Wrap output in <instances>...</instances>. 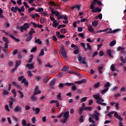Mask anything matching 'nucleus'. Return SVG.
<instances>
[{"label":"nucleus","mask_w":126,"mask_h":126,"mask_svg":"<svg viewBox=\"0 0 126 126\" xmlns=\"http://www.w3.org/2000/svg\"><path fill=\"white\" fill-rule=\"evenodd\" d=\"M88 98V97H84L81 98L80 102H85V101H86V100H87Z\"/></svg>","instance_id":"42"},{"label":"nucleus","mask_w":126,"mask_h":126,"mask_svg":"<svg viewBox=\"0 0 126 126\" xmlns=\"http://www.w3.org/2000/svg\"><path fill=\"white\" fill-rule=\"evenodd\" d=\"M2 94H3V95H8V94H9V92H8L7 90H3Z\"/></svg>","instance_id":"41"},{"label":"nucleus","mask_w":126,"mask_h":126,"mask_svg":"<svg viewBox=\"0 0 126 126\" xmlns=\"http://www.w3.org/2000/svg\"><path fill=\"white\" fill-rule=\"evenodd\" d=\"M32 124H35V123H36V118H35V117H33L32 119Z\"/></svg>","instance_id":"63"},{"label":"nucleus","mask_w":126,"mask_h":126,"mask_svg":"<svg viewBox=\"0 0 126 126\" xmlns=\"http://www.w3.org/2000/svg\"><path fill=\"white\" fill-rule=\"evenodd\" d=\"M39 113H40V108H36L35 109V115L39 114Z\"/></svg>","instance_id":"50"},{"label":"nucleus","mask_w":126,"mask_h":126,"mask_svg":"<svg viewBox=\"0 0 126 126\" xmlns=\"http://www.w3.org/2000/svg\"><path fill=\"white\" fill-rule=\"evenodd\" d=\"M48 81V77H44V78L43 79V83H45V84L47 83Z\"/></svg>","instance_id":"40"},{"label":"nucleus","mask_w":126,"mask_h":126,"mask_svg":"<svg viewBox=\"0 0 126 126\" xmlns=\"http://www.w3.org/2000/svg\"><path fill=\"white\" fill-rule=\"evenodd\" d=\"M22 125L23 126H27V124H26V121L25 120H23L22 122Z\"/></svg>","instance_id":"48"},{"label":"nucleus","mask_w":126,"mask_h":126,"mask_svg":"<svg viewBox=\"0 0 126 126\" xmlns=\"http://www.w3.org/2000/svg\"><path fill=\"white\" fill-rule=\"evenodd\" d=\"M22 79L23 80L24 79V76H21L19 77L18 79V80L19 81H21Z\"/></svg>","instance_id":"60"},{"label":"nucleus","mask_w":126,"mask_h":126,"mask_svg":"<svg viewBox=\"0 0 126 126\" xmlns=\"http://www.w3.org/2000/svg\"><path fill=\"white\" fill-rule=\"evenodd\" d=\"M43 10H44L43 8H39L36 10V11H37V12H42V11H43Z\"/></svg>","instance_id":"52"},{"label":"nucleus","mask_w":126,"mask_h":126,"mask_svg":"<svg viewBox=\"0 0 126 126\" xmlns=\"http://www.w3.org/2000/svg\"><path fill=\"white\" fill-rule=\"evenodd\" d=\"M55 83H56V80H52L51 82L50 83L49 85L50 86H54L55 85Z\"/></svg>","instance_id":"38"},{"label":"nucleus","mask_w":126,"mask_h":126,"mask_svg":"<svg viewBox=\"0 0 126 126\" xmlns=\"http://www.w3.org/2000/svg\"><path fill=\"white\" fill-rule=\"evenodd\" d=\"M115 45H116V41L115 40H113L109 43L110 47H113V46H115Z\"/></svg>","instance_id":"34"},{"label":"nucleus","mask_w":126,"mask_h":126,"mask_svg":"<svg viewBox=\"0 0 126 126\" xmlns=\"http://www.w3.org/2000/svg\"><path fill=\"white\" fill-rule=\"evenodd\" d=\"M110 69L112 71H115L116 68L115 67V64H112L110 66Z\"/></svg>","instance_id":"33"},{"label":"nucleus","mask_w":126,"mask_h":126,"mask_svg":"<svg viewBox=\"0 0 126 126\" xmlns=\"http://www.w3.org/2000/svg\"><path fill=\"white\" fill-rule=\"evenodd\" d=\"M99 117H100V113H97L96 114H92V118L94 119L95 121H99Z\"/></svg>","instance_id":"9"},{"label":"nucleus","mask_w":126,"mask_h":126,"mask_svg":"<svg viewBox=\"0 0 126 126\" xmlns=\"http://www.w3.org/2000/svg\"><path fill=\"white\" fill-rule=\"evenodd\" d=\"M80 44L82 48H84V51H90V50H91V46H90V44L89 43H87V48L85 47V44L84 43L81 42Z\"/></svg>","instance_id":"7"},{"label":"nucleus","mask_w":126,"mask_h":126,"mask_svg":"<svg viewBox=\"0 0 126 126\" xmlns=\"http://www.w3.org/2000/svg\"><path fill=\"white\" fill-rule=\"evenodd\" d=\"M53 27H57L59 24H60V22L57 23V21H53Z\"/></svg>","instance_id":"29"},{"label":"nucleus","mask_w":126,"mask_h":126,"mask_svg":"<svg viewBox=\"0 0 126 126\" xmlns=\"http://www.w3.org/2000/svg\"><path fill=\"white\" fill-rule=\"evenodd\" d=\"M98 87H100V82H97L96 84H94V88H98Z\"/></svg>","instance_id":"36"},{"label":"nucleus","mask_w":126,"mask_h":126,"mask_svg":"<svg viewBox=\"0 0 126 126\" xmlns=\"http://www.w3.org/2000/svg\"><path fill=\"white\" fill-rule=\"evenodd\" d=\"M107 53L109 57V58H114V56L112 55V50L111 49H108L107 50Z\"/></svg>","instance_id":"18"},{"label":"nucleus","mask_w":126,"mask_h":126,"mask_svg":"<svg viewBox=\"0 0 126 126\" xmlns=\"http://www.w3.org/2000/svg\"><path fill=\"white\" fill-rule=\"evenodd\" d=\"M120 60L123 63H126V57L125 58H124V57L121 56L120 57Z\"/></svg>","instance_id":"17"},{"label":"nucleus","mask_w":126,"mask_h":126,"mask_svg":"<svg viewBox=\"0 0 126 126\" xmlns=\"http://www.w3.org/2000/svg\"><path fill=\"white\" fill-rule=\"evenodd\" d=\"M32 38H33V35H31L29 36L26 39V42H29V41H31V40H32Z\"/></svg>","instance_id":"28"},{"label":"nucleus","mask_w":126,"mask_h":126,"mask_svg":"<svg viewBox=\"0 0 126 126\" xmlns=\"http://www.w3.org/2000/svg\"><path fill=\"white\" fill-rule=\"evenodd\" d=\"M30 57L31 58H30L29 60L27 62V63H32V61H33L34 56H33V55H31Z\"/></svg>","instance_id":"35"},{"label":"nucleus","mask_w":126,"mask_h":126,"mask_svg":"<svg viewBox=\"0 0 126 126\" xmlns=\"http://www.w3.org/2000/svg\"><path fill=\"white\" fill-rule=\"evenodd\" d=\"M115 109L116 110H118L120 109V108L119 107V103H116L115 105Z\"/></svg>","instance_id":"49"},{"label":"nucleus","mask_w":126,"mask_h":126,"mask_svg":"<svg viewBox=\"0 0 126 126\" xmlns=\"http://www.w3.org/2000/svg\"><path fill=\"white\" fill-rule=\"evenodd\" d=\"M98 21H94L92 22V24L94 26V27H96V26H98Z\"/></svg>","instance_id":"24"},{"label":"nucleus","mask_w":126,"mask_h":126,"mask_svg":"<svg viewBox=\"0 0 126 126\" xmlns=\"http://www.w3.org/2000/svg\"><path fill=\"white\" fill-rule=\"evenodd\" d=\"M84 110H85V111H91V110H92V107H85L84 108Z\"/></svg>","instance_id":"39"},{"label":"nucleus","mask_w":126,"mask_h":126,"mask_svg":"<svg viewBox=\"0 0 126 126\" xmlns=\"http://www.w3.org/2000/svg\"><path fill=\"white\" fill-rule=\"evenodd\" d=\"M11 10L13 12H17V10H18L19 12H21V9L18 8V7H12L11 8Z\"/></svg>","instance_id":"10"},{"label":"nucleus","mask_w":126,"mask_h":126,"mask_svg":"<svg viewBox=\"0 0 126 126\" xmlns=\"http://www.w3.org/2000/svg\"><path fill=\"white\" fill-rule=\"evenodd\" d=\"M68 117H69V112L67 111L63 114V118H64L63 119V120L61 119L60 120L61 123L63 124V125L66 123V121L68 120Z\"/></svg>","instance_id":"4"},{"label":"nucleus","mask_w":126,"mask_h":126,"mask_svg":"<svg viewBox=\"0 0 126 126\" xmlns=\"http://www.w3.org/2000/svg\"><path fill=\"white\" fill-rule=\"evenodd\" d=\"M12 84H13V85H14V86H15V87H18L19 85L17 84V83L13 81L12 82Z\"/></svg>","instance_id":"57"},{"label":"nucleus","mask_w":126,"mask_h":126,"mask_svg":"<svg viewBox=\"0 0 126 126\" xmlns=\"http://www.w3.org/2000/svg\"><path fill=\"white\" fill-rule=\"evenodd\" d=\"M38 89H39V87L35 86L34 88V92L33 93L34 95H37V94H40L41 93V91Z\"/></svg>","instance_id":"11"},{"label":"nucleus","mask_w":126,"mask_h":126,"mask_svg":"<svg viewBox=\"0 0 126 126\" xmlns=\"http://www.w3.org/2000/svg\"><path fill=\"white\" fill-rule=\"evenodd\" d=\"M44 50L43 49H41V52L39 55V57H41V56H44Z\"/></svg>","instance_id":"54"},{"label":"nucleus","mask_w":126,"mask_h":126,"mask_svg":"<svg viewBox=\"0 0 126 126\" xmlns=\"http://www.w3.org/2000/svg\"><path fill=\"white\" fill-rule=\"evenodd\" d=\"M34 43L35 44H38V45H42V41L40 39H37V37L35 38Z\"/></svg>","instance_id":"14"},{"label":"nucleus","mask_w":126,"mask_h":126,"mask_svg":"<svg viewBox=\"0 0 126 126\" xmlns=\"http://www.w3.org/2000/svg\"><path fill=\"white\" fill-rule=\"evenodd\" d=\"M74 8H76L77 10H79V9H80V6L78 5H76L72 7V9H74Z\"/></svg>","instance_id":"37"},{"label":"nucleus","mask_w":126,"mask_h":126,"mask_svg":"<svg viewBox=\"0 0 126 126\" xmlns=\"http://www.w3.org/2000/svg\"><path fill=\"white\" fill-rule=\"evenodd\" d=\"M115 113V111H111L110 112H109L107 116L111 118L112 117V115H113V114H114Z\"/></svg>","instance_id":"44"},{"label":"nucleus","mask_w":126,"mask_h":126,"mask_svg":"<svg viewBox=\"0 0 126 126\" xmlns=\"http://www.w3.org/2000/svg\"><path fill=\"white\" fill-rule=\"evenodd\" d=\"M80 81H81V84H82L83 83H86V82H87V80H86V79H83L81 80Z\"/></svg>","instance_id":"46"},{"label":"nucleus","mask_w":126,"mask_h":126,"mask_svg":"<svg viewBox=\"0 0 126 126\" xmlns=\"http://www.w3.org/2000/svg\"><path fill=\"white\" fill-rule=\"evenodd\" d=\"M108 90H108V88H105L100 92V94H102V95H104V94L106 93V92H107Z\"/></svg>","instance_id":"27"},{"label":"nucleus","mask_w":126,"mask_h":126,"mask_svg":"<svg viewBox=\"0 0 126 126\" xmlns=\"http://www.w3.org/2000/svg\"><path fill=\"white\" fill-rule=\"evenodd\" d=\"M68 70H69V67L68 66H64L62 68V71H67Z\"/></svg>","instance_id":"20"},{"label":"nucleus","mask_w":126,"mask_h":126,"mask_svg":"<svg viewBox=\"0 0 126 126\" xmlns=\"http://www.w3.org/2000/svg\"><path fill=\"white\" fill-rule=\"evenodd\" d=\"M20 64H21V61H17L16 62V64H15V67L17 68L18 66H19V65H20Z\"/></svg>","instance_id":"32"},{"label":"nucleus","mask_w":126,"mask_h":126,"mask_svg":"<svg viewBox=\"0 0 126 126\" xmlns=\"http://www.w3.org/2000/svg\"><path fill=\"white\" fill-rule=\"evenodd\" d=\"M89 121L90 123H92L93 124H90L89 126H96V123H95V121L92 119V118L90 117L89 119Z\"/></svg>","instance_id":"13"},{"label":"nucleus","mask_w":126,"mask_h":126,"mask_svg":"<svg viewBox=\"0 0 126 126\" xmlns=\"http://www.w3.org/2000/svg\"><path fill=\"white\" fill-rule=\"evenodd\" d=\"M21 107L20 106H16L14 107L13 111L14 112H18L19 113H21L22 111H21Z\"/></svg>","instance_id":"12"},{"label":"nucleus","mask_w":126,"mask_h":126,"mask_svg":"<svg viewBox=\"0 0 126 126\" xmlns=\"http://www.w3.org/2000/svg\"><path fill=\"white\" fill-rule=\"evenodd\" d=\"M2 40L3 41V42H5V43H9L8 42V39H7V37H2Z\"/></svg>","instance_id":"43"},{"label":"nucleus","mask_w":126,"mask_h":126,"mask_svg":"<svg viewBox=\"0 0 126 126\" xmlns=\"http://www.w3.org/2000/svg\"><path fill=\"white\" fill-rule=\"evenodd\" d=\"M9 36H10L12 39L14 40V41H16V42H19V41H20L19 39L16 38L15 37H14V36L12 35V34H9Z\"/></svg>","instance_id":"22"},{"label":"nucleus","mask_w":126,"mask_h":126,"mask_svg":"<svg viewBox=\"0 0 126 126\" xmlns=\"http://www.w3.org/2000/svg\"><path fill=\"white\" fill-rule=\"evenodd\" d=\"M34 33H35V31H34V29H31V31L29 32V35H32V34H34Z\"/></svg>","instance_id":"31"},{"label":"nucleus","mask_w":126,"mask_h":126,"mask_svg":"<svg viewBox=\"0 0 126 126\" xmlns=\"http://www.w3.org/2000/svg\"><path fill=\"white\" fill-rule=\"evenodd\" d=\"M66 25H60L58 27V29H61V28H64Z\"/></svg>","instance_id":"47"},{"label":"nucleus","mask_w":126,"mask_h":126,"mask_svg":"<svg viewBox=\"0 0 126 126\" xmlns=\"http://www.w3.org/2000/svg\"><path fill=\"white\" fill-rule=\"evenodd\" d=\"M22 83H24V85L25 86H28V81H27V80L25 78H24L22 80Z\"/></svg>","instance_id":"16"},{"label":"nucleus","mask_w":126,"mask_h":126,"mask_svg":"<svg viewBox=\"0 0 126 126\" xmlns=\"http://www.w3.org/2000/svg\"><path fill=\"white\" fill-rule=\"evenodd\" d=\"M109 30L108 29H106L105 30H98L96 32V33H97V34L99 33H101L102 32H107V31H108Z\"/></svg>","instance_id":"26"},{"label":"nucleus","mask_w":126,"mask_h":126,"mask_svg":"<svg viewBox=\"0 0 126 126\" xmlns=\"http://www.w3.org/2000/svg\"><path fill=\"white\" fill-rule=\"evenodd\" d=\"M26 66L28 67L29 69H34V67L33 64H27Z\"/></svg>","instance_id":"19"},{"label":"nucleus","mask_w":126,"mask_h":126,"mask_svg":"<svg viewBox=\"0 0 126 126\" xmlns=\"http://www.w3.org/2000/svg\"><path fill=\"white\" fill-rule=\"evenodd\" d=\"M81 63L83 64H86V58H83Z\"/></svg>","instance_id":"51"},{"label":"nucleus","mask_w":126,"mask_h":126,"mask_svg":"<svg viewBox=\"0 0 126 126\" xmlns=\"http://www.w3.org/2000/svg\"><path fill=\"white\" fill-rule=\"evenodd\" d=\"M13 102H14V99L11 98V100L9 101V108H12V105H13Z\"/></svg>","instance_id":"23"},{"label":"nucleus","mask_w":126,"mask_h":126,"mask_svg":"<svg viewBox=\"0 0 126 126\" xmlns=\"http://www.w3.org/2000/svg\"><path fill=\"white\" fill-rule=\"evenodd\" d=\"M102 69H103V67H98V70L99 74L102 73Z\"/></svg>","instance_id":"55"},{"label":"nucleus","mask_w":126,"mask_h":126,"mask_svg":"<svg viewBox=\"0 0 126 126\" xmlns=\"http://www.w3.org/2000/svg\"><path fill=\"white\" fill-rule=\"evenodd\" d=\"M37 61L38 64H42V61H41V60L40 59H39V58H37Z\"/></svg>","instance_id":"58"},{"label":"nucleus","mask_w":126,"mask_h":126,"mask_svg":"<svg viewBox=\"0 0 126 126\" xmlns=\"http://www.w3.org/2000/svg\"><path fill=\"white\" fill-rule=\"evenodd\" d=\"M88 31L89 32H92L94 30V29L93 28L92 26H91V25H88Z\"/></svg>","instance_id":"25"},{"label":"nucleus","mask_w":126,"mask_h":126,"mask_svg":"<svg viewBox=\"0 0 126 126\" xmlns=\"http://www.w3.org/2000/svg\"><path fill=\"white\" fill-rule=\"evenodd\" d=\"M110 86H111V84L110 83V82H107L103 86V88H108V90H109V88H110Z\"/></svg>","instance_id":"21"},{"label":"nucleus","mask_w":126,"mask_h":126,"mask_svg":"<svg viewBox=\"0 0 126 126\" xmlns=\"http://www.w3.org/2000/svg\"><path fill=\"white\" fill-rule=\"evenodd\" d=\"M12 93L14 94V96L15 97L16 96V91H15V89H14L12 91Z\"/></svg>","instance_id":"62"},{"label":"nucleus","mask_w":126,"mask_h":126,"mask_svg":"<svg viewBox=\"0 0 126 126\" xmlns=\"http://www.w3.org/2000/svg\"><path fill=\"white\" fill-rule=\"evenodd\" d=\"M30 98L31 99V100L32 102H34L35 101H37L38 100V98H37V97L35 96V95H34V94H33V95H31Z\"/></svg>","instance_id":"15"},{"label":"nucleus","mask_w":126,"mask_h":126,"mask_svg":"<svg viewBox=\"0 0 126 126\" xmlns=\"http://www.w3.org/2000/svg\"><path fill=\"white\" fill-rule=\"evenodd\" d=\"M114 116L115 118H116V119H118L119 121H120L119 126H123V123H122V122L123 121V118L121 117V116L118 114V112H115L114 113Z\"/></svg>","instance_id":"6"},{"label":"nucleus","mask_w":126,"mask_h":126,"mask_svg":"<svg viewBox=\"0 0 126 126\" xmlns=\"http://www.w3.org/2000/svg\"><path fill=\"white\" fill-rule=\"evenodd\" d=\"M60 55H61L62 57H63V58H66V52H65L63 47L61 48V50H60Z\"/></svg>","instance_id":"8"},{"label":"nucleus","mask_w":126,"mask_h":126,"mask_svg":"<svg viewBox=\"0 0 126 126\" xmlns=\"http://www.w3.org/2000/svg\"><path fill=\"white\" fill-rule=\"evenodd\" d=\"M27 74L29 77H31L32 75V72H31L30 70L27 71Z\"/></svg>","instance_id":"45"},{"label":"nucleus","mask_w":126,"mask_h":126,"mask_svg":"<svg viewBox=\"0 0 126 126\" xmlns=\"http://www.w3.org/2000/svg\"><path fill=\"white\" fill-rule=\"evenodd\" d=\"M57 97L58 100H60V101H62V100H63V98H62V94L61 93L58 94L57 95Z\"/></svg>","instance_id":"30"},{"label":"nucleus","mask_w":126,"mask_h":126,"mask_svg":"<svg viewBox=\"0 0 126 126\" xmlns=\"http://www.w3.org/2000/svg\"><path fill=\"white\" fill-rule=\"evenodd\" d=\"M96 3H97V4H98L99 6L102 5V2H101V1H98V0H94V1L92 2L90 7L91 9H92V12H93L94 13L96 12H100L101 11V9L98 7L95 8L94 5L96 4Z\"/></svg>","instance_id":"1"},{"label":"nucleus","mask_w":126,"mask_h":126,"mask_svg":"<svg viewBox=\"0 0 126 126\" xmlns=\"http://www.w3.org/2000/svg\"><path fill=\"white\" fill-rule=\"evenodd\" d=\"M19 93H20V97L22 99V98H23V97H24V95H23V94L22 93V92H21V91H18Z\"/></svg>","instance_id":"53"},{"label":"nucleus","mask_w":126,"mask_h":126,"mask_svg":"<svg viewBox=\"0 0 126 126\" xmlns=\"http://www.w3.org/2000/svg\"><path fill=\"white\" fill-rule=\"evenodd\" d=\"M50 11L52 14H55V16L57 17V19H64V20H67V17L64 16V15H62L61 13L58 11H54V8L51 7H50Z\"/></svg>","instance_id":"3"},{"label":"nucleus","mask_w":126,"mask_h":126,"mask_svg":"<svg viewBox=\"0 0 126 126\" xmlns=\"http://www.w3.org/2000/svg\"><path fill=\"white\" fill-rule=\"evenodd\" d=\"M80 21L82 23H83V22H88V20H87V19L85 18V19H81Z\"/></svg>","instance_id":"59"},{"label":"nucleus","mask_w":126,"mask_h":126,"mask_svg":"<svg viewBox=\"0 0 126 126\" xmlns=\"http://www.w3.org/2000/svg\"><path fill=\"white\" fill-rule=\"evenodd\" d=\"M5 109L6 110V111L7 112H9L10 110H9V107H8V105H5Z\"/></svg>","instance_id":"56"},{"label":"nucleus","mask_w":126,"mask_h":126,"mask_svg":"<svg viewBox=\"0 0 126 126\" xmlns=\"http://www.w3.org/2000/svg\"><path fill=\"white\" fill-rule=\"evenodd\" d=\"M93 97L94 99H95L96 104H99L100 105H102L104 107L107 106V103H104V100L103 98H101L100 96V94H96L93 95Z\"/></svg>","instance_id":"2"},{"label":"nucleus","mask_w":126,"mask_h":126,"mask_svg":"<svg viewBox=\"0 0 126 126\" xmlns=\"http://www.w3.org/2000/svg\"><path fill=\"white\" fill-rule=\"evenodd\" d=\"M118 89V87L115 86L114 87H113L111 91L114 92V91H116V90Z\"/></svg>","instance_id":"64"},{"label":"nucleus","mask_w":126,"mask_h":126,"mask_svg":"<svg viewBox=\"0 0 126 126\" xmlns=\"http://www.w3.org/2000/svg\"><path fill=\"white\" fill-rule=\"evenodd\" d=\"M30 27V25L28 23H25L23 26L20 27V31L21 32H24L27 31V29Z\"/></svg>","instance_id":"5"},{"label":"nucleus","mask_w":126,"mask_h":126,"mask_svg":"<svg viewBox=\"0 0 126 126\" xmlns=\"http://www.w3.org/2000/svg\"><path fill=\"white\" fill-rule=\"evenodd\" d=\"M79 122L80 123H83L84 120H83V116H80V119H79Z\"/></svg>","instance_id":"61"}]
</instances>
